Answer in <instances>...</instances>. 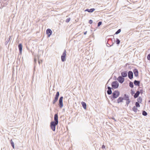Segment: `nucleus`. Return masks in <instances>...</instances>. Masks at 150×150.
Wrapping results in <instances>:
<instances>
[{"label": "nucleus", "instance_id": "obj_1", "mask_svg": "<svg viewBox=\"0 0 150 150\" xmlns=\"http://www.w3.org/2000/svg\"><path fill=\"white\" fill-rule=\"evenodd\" d=\"M120 92L117 90L115 91L112 93V95L110 96V99L113 101L117 98L120 95Z\"/></svg>", "mask_w": 150, "mask_h": 150}, {"label": "nucleus", "instance_id": "obj_2", "mask_svg": "<svg viewBox=\"0 0 150 150\" xmlns=\"http://www.w3.org/2000/svg\"><path fill=\"white\" fill-rule=\"evenodd\" d=\"M58 124L52 121L50 123V126L51 128L53 131H54L55 130L56 126Z\"/></svg>", "mask_w": 150, "mask_h": 150}, {"label": "nucleus", "instance_id": "obj_3", "mask_svg": "<svg viewBox=\"0 0 150 150\" xmlns=\"http://www.w3.org/2000/svg\"><path fill=\"white\" fill-rule=\"evenodd\" d=\"M112 88L116 89L119 86V84L117 81H115L112 82L111 84Z\"/></svg>", "mask_w": 150, "mask_h": 150}, {"label": "nucleus", "instance_id": "obj_4", "mask_svg": "<svg viewBox=\"0 0 150 150\" xmlns=\"http://www.w3.org/2000/svg\"><path fill=\"white\" fill-rule=\"evenodd\" d=\"M59 91L57 92L55 97L54 98V99L52 102L53 104H54L57 102L58 100V97L59 96Z\"/></svg>", "mask_w": 150, "mask_h": 150}, {"label": "nucleus", "instance_id": "obj_5", "mask_svg": "<svg viewBox=\"0 0 150 150\" xmlns=\"http://www.w3.org/2000/svg\"><path fill=\"white\" fill-rule=\"evenodd\" d=\"M66 50H64L63 53L61 56V58L62 61L63 62H64L66 60Z\"/></svg>", "mask_w": 150, "mask_h": 150}, {"label": "nucleus", "instance_id": "obj_6", "mask_svg": "<svg viewBox=\"0 0 150 150\" xmlns=\"http://www.w3.org/2000/svg\"><path fill=\"white\" fill-rule=\"evenodd\" d=\"M63 96L60 97L59 100V105L60 108H62L63 107Z\"/></svg>", "mask_w": 150, "mask_h": 150}, {"label": "nucleus", "instance_id": "obj_7", "mask_svg": "<svg viewBox=\"0 0 150 150\" xmlns=\"http://www.w3.org/2000/svg\"><path fill=\"white\" fill-rule=\"evenodd\" d=\"M117 80L120 83H122L124 81L125 78L121 76H120L118 77Z\"/></svg>", "mask_w": 150, "mask_h": 150}, {"label": "nucleus", "instance_id": "obj_8", "mask_svg": "<svg viewBox=\"0 0 150 150\" xmlns=\"http://www.w3.org/2000/svg\"><path fill=\"white\" fill-rule=\"evenodd\" d=\"M133 72L132 71H129L128 72V77L129 78L132 79L133 78Z\"/></svg>", "mask_w": 150, "mask_h": 150}, {"label": "nucleus", "instance_id": "obj_9", "mask_svg": "<svg viewBox=\"0 0 150 150\" xmlns=\"http://www.w3.org/2000/svg\"><path fill=\"white\" fill-rule=\"evenodd\" d=\"M46 32L48 37H50L52 33V30L50 29L49 28L47 30Z\"/></svg>", "mask_w": 150, "mask_h": 150}, {"label": "nucleus", "instance_id": "obj_10", "mask_svg": "<svg viewBox=\"0 0 150 150\" xmlns=\"http://www.w3.org/2000/svg\"><path fill=\"white\" fill-rule=\"evenodd\" d=\"M52 122H55L58 124V115L57 114H55L54 115V121Z\"/></svg>", "mask_w": 150, "mask_h": 150}, {"label": "nucleus", "instance_id": "obj_11", "mask_svg": "<svg viewBox=\"0 0 150 150\" xmlns=\"http://www.w3.org/2000/svg\"><path fill=\"white\" fill-rule=\"evenodd\" d=\"M121 75L122 77L124 78L126 77L127 76V71L122 72L121 73Z\"/></svg>", "mask_w": 150, "mask_h": 150}, {"label": "nucleus", "instance_id": "obj_12", "mask_svg": "<svg viewBox=\"0 0 150 150\" xmlns=\"http://www.w3.org/2000/svg\"><path fill=\"white\" fill-rule=\"evenodd\" d=\"M108 90L107 91V93L108 95H110L112 93V91L111 90V89H112V88L110 87V86L108 87Z\"/></svg>", "mask_w": 150, "mask_h": 150}, {"label": "nucleus", "instance_id": "obj_13", "mask_svg": "<svg viewBox=\"0 0 150 150\" xmlns=\"http://www.w3.org/2000/svg\"><path fill=\"white\" fill-rule=\"evenodd\" d=\"M18 47L19 51L20 54H21L22 53V45L21 43L19 44L18 45Z\"/></svg>", "mask_w": 150, "mask_h": 150}, {"label": "nucleus", "instance_id": "obj_14", "mask_svg": "<svg viewBox=\"0 0 150 150\" xmlns=\"http://www.w3.org/2000/svg\"><path fill=\"white\" fill-rule=\"evenodd\" d=\"M133 72L135 76L137 77L138 76V71L137 69H134L133 70Z\"/></svg>", "mask_w": 150, "mask_h": 150}, {"label": "nucleus", "instance_id": "obj_15", "mask_svg": "<svg viewBox=\"0 0 150 150\" xmlns=\"http://www.w3.org/2000/svg\"><path fill=\"white\" fill-rule=\"evenodd\" d=\"M123 100H124V98L120 97L117 99V102L118 103L121 102H122Z\"/></svg>", "mask_w": 150, "mask_h": 150}, {"label": "nucleus", "instance_id": "obj_16", "mask_svg": "<svg viewBox=\"0 0 150 150\" xmlns=\"http://www.w3.org/2000/svg\"><path fill=\"white\" fill-rule=\"evenodd\" d=\"M95 10V9L94 8H92L90 9H86L85 10V11H87L89 13H92Z\"/></svg>", "mask_w": 150, "mask_h": 150}, {"label": "nucleus", "instance_id": "obj_17", "mask_svg": "<svg viewBox=\"0 0 150 150\" xmlns=\"http://www.w3.org/2000/svg\"><path fill=\"white\" fill-rule=\"evenodd\" d=\"M134 84L136 86H139L140 83V81L135 80L134 82Z\"/></svg>", "mask_w": 150, "mask_h": 150}, {"label": "nucleus", "instance_id": "obj_18", "mask_svg": "<svg viewBox=\"0 0 150 150\" xmlns=\"http://www.w3.org/2000/svg\"><path fill=\"white\" fill-rule=\"evenodd\" d=\"M140 92L139 91H137L136 93H135L134 95V98H136L138 97L139 94Z\"/></svg>", "mask_w": 150, "mask_h": 150}, {"label": "nucleus", "instance_id": "obj_19", "mask_svg": "<svg viewBox=\"0 0 150 150\" xmlns=\"http://www.w3.org/2000/svg\"><path fill=\"white\" fill-rule=\"evenodd\" d=\"M8 0H7V1H3L2 3L1 4V6H4L6 5H7L8 4Z\"/></svg>", "mask_w": 150, "mask_h": 150}, {"label": "nucleus", "instance_id": "obj_20", "mask_svg": "<svg viewBox=\"0 0 150 150\" xmlns=\"http://www.w3.org/2000/svg\"><path fill=\"white\" fill-rule=\"evenodd\" d=\"M124 100H129V96L126 94H125L124 95Z\"/></svg>", "mask_w": 150, "mask_h": 150}, {"label": "nucleus", "instance_id": "obj_21", "mask_svg": "<svg viewBox=\"0 0 150 150\" xmlns=\"http://www.w3.org/2000/svg\"><path fill=\"white\" fill-rule=\"evenodd\" d=\"M84 109L86 108V104L85 102H82L81 103Z\"/></svg>", "mask_w": 150, "mask_h": 150}, {"label": "nucleus", "instance_id": "obj_22", "mask_svg": "<svg viewBox=\"0 0 150 150\" xmlns=\"http://www.w3.org/2000/svg\"><path fill=\"white\" fill-rule=\"evenodd\" d=\"M132 110L134 111L135 112H137L138 111V109L137 107H136L135 106H134L132 108Z\"/></svg>", "mask_w": 150, "mask_h": 150}, {"label": "nucleus", "instance_id": "obj_23", "mask_svg": "<svg viewBox=\"0 0 150 150\" xmlns=\"http://www.w3.org/2000/svg\"><path fill=\"white\" fill-rule=\"evenodd\" d=\"M137 102L138 103H141L142 101V98L140 97H139L137 99Z\"/></svg>", "mask_w": 150, "mask_h": 150}, {"label": "nucleus", "instance_id": "obj_24", "mask_svg": "<svg viewBox=\"0 0 150 150\" xmlns=\"http://www.w3.org/2000/svg\"><path fill=\"white\" fill-rule=\"evenodd\" d=\"M10 141V143L11 144L12 146L13 149H14V142L12 141V140L11 139V140Z\"/></svg>", "mask_w": 150, "mask_h": 150}, {"label": "nucleus", "instance_id": "obj_25", "mask_svg": "<svg viewBox=\"0 0 150 150\" xmlns=\"http://www.w3.org/2000/svg\"><path fill=\"white\" fill-rule=\"evenodd\" d=\"M129 86L131 88H133L134 87L133 83L130 81L129 82Z\"/></svg>", "mask_w": 150, "mask_h": 150}, {"label": "nucleus", "instance_id": "obj_26", "mask_svg": "<svg viewBox=\"0 0 150 150\" xmlns=\"http://www.w3.org/2000/svg\"><path fill=\"white\" fill-rule=\"evenodd\" d=\"M115 41L117 45H119L120 44V41L118 38H116Z\"/></svg>", "mask_w": 150, "mask_h": 150}, {"label": "nucleus", "instance_id": "obj_27", "mask_svg": "<svg viewBox=\"0 0 150 150\" xmlns=\"http://www.w3.org/2000/svg\"><path fill=\"white\" fill-rule=\"evenodd\" d=\"M135 107H139L140 106V104L138 102H136L135 103Z\"/></svg>", "mask_w": 150, "mask_h": 150}, {"label": "nucleus", "instance_id": "obj_28", "mask_svg": "<svg viewBox=\"0 0 150 150\" xmlns=\"http://www.w3.org/2000/svg\"><path fill=\"white\" fill-rule=\"evenodd\" d=\"M142 114L144 116H146L147 115V113L145 111L143 110L142 111Z\"/></svg>", "mask_w": 150, "mask_h": 150}, {"label": "nucleus", "instance_id": "obj_29", "mask_svg": "<svg viewBox=\"0 0 150 150\" xmlns=\"http://www.w3.org/2000/svg\"><path fill=\"white\" fill-rule=\"evenodd\" d=\"M121 31V29H118L115 33V34H118Z\"/></svg>", "mask_w": 150, "mask_h": 150}, {"label": "nucleus", "instance_id": "obj_30", "mask_svg": "<svg viewBox=\"0 0 150 150\" xmlns=\"http://www.w3.org/2000/svg\"><path fill=\"white\" fill-rule=\"evenodd\" d=\"M131 100H127L126 101V105H127V106H128V104H129V103L130 102Z\"/></svg>", "mask_w": 150, "mask_h": 150}, {"label": "nucleus", "instance_id": "obj_31", "mask_svg": "<svg viewBox=\"0 0 150 150\" xmlns=\"http://www.w3.org/2000/svg\"><path fill=\"white\" fill-rule=\"evenodd\" d=\"M70 20V18H68L66 20V22L67 23H68L69 22Z\"/></svg>", "mask_w": 150, "mask_h": 150}, {"label": "nucleus", "instance_id": "obj_32", "mask_svg": "<svg viewBox=\"0 0 150 150\" xmlns=\"http://www.w3.org/2000/svg\"><path fill=\"white\" fill-rule=\"evenodd\" d=\"M102 22L101 21H100V22H98V27L100 26L102 24Z\"/></svg>", "mask_w": 150, "mask_h": 150}, {"label": "nucleus", "instance_id": "obj_33", "mask_svg": "<svg viewBox=\"0 0 150 150\" xmlns=\"http://www.w3.org/2000/svg\"><path fill=\"white\" fill-rule=\"evenodd\" d=\"M147 58L148 60L150 61V54L148 55Z\"/></svg>", "mask_w": 150, "mask_h": 150}, {"label": "nucleus", "instance_id": "obj_34", "mask_svg": "<svg viewBox=\"0 0 150 150\" xmlns=\"http://www.w3.org/2000/svg\"><path fill=\"white\" fill-rule=\"evenodd\" d=\"M11 38V36H10L9 37L8 39L7 40L6 42V43L7 44L8 43V42L10 40Z\"/></svg>", "mask_w": 150, "mask_h": 150}, {"label": "nucleus", "instance_id": "obj_35", "mask_svg": "<svg viewBox=\"0 0 150 150\" xmlns=\"http://www.w3.org/2000/svg\"><path fill=\"white\" fill-rule=\"evenodd\" d=\"M88 23L90 24H91L93 23V21L92 20H89Z\"/></svg>", "mask_w": 150, "mask_h": 150}, {"label": "nucleus", "instance_id": "obj_36", "mask_svg": "<svg viewBox=\"0 0 150 150\" xmlns=\"http://www.w3.org/2000/svg\"><path fill=\"white\" fill-rule=\"evenodd\" d=\"M131 94H132V95H133L134 94H135L134 92V91H133L132 90H131Z\"/></svg>", "mask_w": 150, "mask_h": 150}, {"label": "nucleus", "instance_id": "obj_37", "mask_svg": "<svg viewBox=\"0 0 150 150\" xmlns=\"http://www.w3.org/2000/svg\"><path fill=\"white\" fill-rule=\"evenodd\" d=\"M102 148L103 149H105V146L104 145H103L102 146Z\"/></svg>", "mask_w": 150, "mask_h": 150}, {"label": "nucleus", "instance_id": "obj_38", "mask_svg": "<svg viewBox=\"0 0 150 150\" xmlns=\"http://www.w3.org/2000/svg\"><path fill=\"white\" fill-rule=\"evenodd\" d=\"M106 45L108 47H110V45L108 43H106Z\"/></svg>", "mask_w": 150, "mask_h": 150}, {"label": "nucleus", "instance_id": "obj_39", "mask_svg": "<svg viewBox=\"0 0 150 150\" xmlns=\"http://www.w3.org/2000/svg\"><path fill=\"white\" fill-rule=\"evenodd\" d=\"M37 60L36 59H34V61L35 64L36 63V62Z\"/></svg>", "mask_w": 150, "mask_h": 150}, {"label": "nucleus", "instance_id": "obj_40", "mask_svg": "<svg viewBox=\"0 0 150 150\" xmlns=\"http://www.w3.org/2000/svg\"><path fill=\"white\" fill-rule=\"evenodd\" d=\"M87 31H86L84 32L83 33L84 35H86V34Z\"/></svg>", "mask_w": 150, "mask_h": 150}, {"label": "nucleus", "instance_id": "obj_41", "mask_svg": "<svg viewBox=\"0 0 150 150\" xmlns=\"http://www.w3.org/2000/svg\"><path fill=\"white\" fill-rule=\"evenodd\" d=\"M114 43L113 42L112 43V44L111 45H110V47H111V46H113L114 45Z\"/></svg>", "mask_w": 150, "mask_h": 150}, {"label": "nucleus", "instance_id": "obj_42", "mask_svg": "<svg viewBox=\"0 0 150 150\" xmlns=\"http://www.w3.org/2000/svg\"><path fill=\"white\" fill-rule=\"evenodd\" d=\"M112 119H113V120H114L115 121H116V120H115V118H112Z\"/></svg>", "mask_w": 150, "mask_h": 150}, {"label": "nucleus", "instance_id": "obj_43", "mask_svg": "<svg viewBox=\"0 0 150 150\" xmlns=\"http://www.w3.org/2000/svg\"><path fill=\"white\" fill-rule=\"evenodd\" d=\"M140 91L141 93H142V90H140Z\"/></svg>", "mask_w": 150, "mask_h": 150}, {"label": "nucleus", "instance_id": "obj_44", "mask_svg": "<svg viewBox=\"0 0 150 150\" xmlns=\"http://www.w3.org/2000/svg\"><path fill=\"white\" fill-rule=\"evenodd\" d=\"M38 63L39 64H40V61H38Z\"/></svg>", "mask_w": 150, "mask_h": 150}, {"label": "nucleus", "instance_id": "obj_45", "mask_svg": "<svg viewBox=\"0 0 150 150\" xmlns=\"http://www.w3.org/2000/svg\"><path fill=\"white\" fill-rule=\"evenodd\" d=\"M149 102L150 103V100L149 101Z\"/></svg>", "mask_w": 150, "mask_h": 150}]
</instances>
